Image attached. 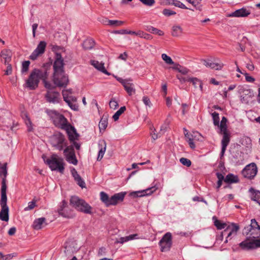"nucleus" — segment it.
I'll return each instance as SVG.
<instances>
[{"label":"nucleus","mask_w":260,"mask_h":260,"mask_svg":"<svg viewBox=\"0 0 260 260\" xmlns=\"http://www.w3.org/2000/svg\"><path fill=\"white\" fill-rule=\"evenodd\" d=\"M243 234L247 236V240L240 243L243 250H249L260 247V226L255 219L251 220V224L245 227Z\"/></svg>","instance_id":"obj_1"},{"label":"nucleus","mask_w":260,"mask_h":260,"mask_svg":"<svg viewBox=\"0 0 260 260\" xmlns=\"http://www.w3.org/2000/svg\"><path fill=\"white\" fill-rule=\"evenodd\" d=\"M45 112L56 127L66 131L70 141L78 139L79 135L76 129L68 123V120L62 114L57 111L50 109H47Z\"/></svg>","instance_id":"obj_2"},{"label":"nucleus","mask_w":260,"mask_h":260,"mask_svg":"<svg viewBox=\"0 0 260 260\" xmlns=\"http://www.w3.org/2000/svg\"><path fill=\"white\" fill-rule=\"evenodd\" d=\"M51 67V64L46 63L40 69H35L26 81V87L30 90H34L38 87L40 80H42L46 88L52 89V85L46 81Z\"/></svg>","instance_id":"obj_3"},{"label":"nucleus","mask_w":260,"mask_h":260,"mask_svg":"<svg viewBox=\"0 0 260 260\" xmlns=\"http://www.w3.org/2000/svg\"><path fill=\"white\" fill-rule=\"evenodd\" d=\"M53 81L56 86L66 87L69 83V77L64 70V62L59 53L56 54L53 63Z\"/></svg>","instance_id":"obj_4"},{"label":"nucleus","mask_w":260,"mask_h":260,"mask_svg":"<svg viewBox=\"0 0 260 260\" xmlns=\"http://www.w3.org/2000/svg\"><path fill=\"white\" fill-rule=\"evenodd\" d=\"M3 187L1 188V198L0 200V205L1 210L0 212V219L2 221H8L9 220V207L7 206V186L5 182L3 183Z\"/></svg>","instance_id":"obj_5"},{"label":"nucleus","mask_w":260,"mask_h":260,"mask_svg":"<svg viewBox=\"0 0 260 260\" xmlns=\"http://www.w3.org/2000/svg\"><path fill=\"white\" fill-rule=\"evenodd\" d=\"M70 204L78 211L85 214H92V207L84 200L77 196L72 197Z\"/></svg>","instance_id":"obj_6"},{"label":"nucleus","mask_w":260,"mask_h":260,"mask_svg":"<svg viewBox=\"0 0 260 260\" xmlns=\"http://www.w3.org/2000/svg\"><path fill=\"white\" fill-rule=\"evenodd\" d=\"M50 142L52 147L59 151L67 147L68 143L64 136L60 132L55 133L50 138Z\"/></svg>","instance_id":"obj_7"},{"label":"nucleus","mask_w":260,"mask_h":260,"mask_svg":"<svg viewBox=\"0 0 260 260\" xmlns=\"http://www.w3.org/2000/svg\"><path fill=\"white\" fill-rule=\"evenodd\" d=\"M45 160V156H42ZM45 162L49 165L52 171L57 170L61 173H63L64 170V164L62 158H56V156L52 155L51 159H47Z\"/></svg>","instance_id":"obj_8"},{"label":"nucleus","mask_w":260,"mask_h":260,"mask_svg":"<svg viewBox=\"0 0 260 260\" xmlns=\"http://www.w3.org/2000/svg\"><path fill=\"white\" fill-rule=\"evenodd\" d=\"M160 250L162 252L169 251L172 245V234L170 232L166 233L159 242Z\"/></svg>","instance_id":"obj_9"},{"label":"nucleus","mask_w":260,"mask_h":260,"mask_svg":"<svg viewBox=\"0 0 260 260\" xmlns=\"http://www.w3.org/2000/svg\"><path fill=\"white\" fill-rule=\"evenodd\" d=\"M257 173V168L254 162L247 165L242 170V174L245 178L252 179Z\"/></svg>","instance_id":"obj_10"},{"label":"nucleus","mask_w":260,"mask_h":260,"mask_svg":"<svg viewBox=\"0 0 260 260\" xmlns=\"http://www.w3.org/2000/svg\"><path fill=\"white\" fill-rule=\"evenodd\" d=\"M67 161L69 163L76 165L78 160L76 158L74 148L72 146L67 147L63 150Z\"/></svg>","instance_id":"obj_11"},{"label":"nucleus","mask_w":260,"mask_h":260,"mask_svg":"<svg viewBox=\"0 0 260 260\" xmlns=\"http://www.w3.org/2000/svg\"><path fill=\"white\" fill-rule=\"evenodd\" d=\"M224 230L221 232L224 236H226V239L224 243H226L228 242V239L232 236L233 234L234 236L236 235L237 231L239 229V226L236 223H232L231 224L228 225L224 228Z\"/></svg>","instance_id":"obj_12"},{"label":"nucleus","mask_w":260,"mask_h":260,"mask_svg":"<svg viewBox=\"0 0 260 260\" xmlns=\"http://www.w3.org/2000/svg\"><path fill=\"white\" fill-rule=\"evenodd\" d=\"M53 88L51 89H49L46 94L45 98L47 102L53 103L56 104L59 102L60 100V94L58 92L53 91L51 90L54 88V86H53Z\"/></svg>","instance_id":"obj_13"},{"label":"nucleus","mask_w":260,"mask_h":260,"mask_svg":"<svg viewBox=\"0 0 260 260\" xmlns=\"http://www.w3.org/2000/svg\"><path fill=\"white\" fill-rule=\"evenodd\" d=\"M46 43L45 41H41L38 45L36 49L32 52L29 56L31 60H35L41 54H43L45 50Z\"/></svg>","instance_id":"obj_14"},{"label":"nucleus","mask_w":260,"mask_h":260,"mask_svg":"<svg viewBox=\"0 0 260 260\" xmlns=\"http://www.w3.org/2000/svg\"><path fill=\"white\" fill-rule=\"evenodd\" d=\"M156 189V188H155V187H152L151 188H148L146 189H144L143 190L132 192L129 193V196L134 198L142 197L151 194Z\"/></svg>","instance_id":"obj_15"},{"label":"nucleus","mask_w":260,"mask_h":260,"mask_svg":"<svg viewBox=\"0 0 260 260\" xmlns=\"http://www.w3.org/2000/svg\"><path fill=\"white\" fill-rule=\"evenodd\" d=\"M250 14V12L245 8L238 9L229 14L228 16L230 17H245Z\"/></svg>","instance_id":"obj_16"},{"label":"nucleus","mask_w":260,"mask_h":260,"mask_svg":"<svg viewBox=\"0 0 260 260\" xmlns=\"http://www.w3.org/2000/svg\"><path fill=\"white\" fill-rule=\"evenodd\" d=\"M126 194V192H121L112 196L110 198L111 206L116 205L118 203L123 201Z\"/></svg>","instance_id":"obj_17"},{"label":"nucleus","mask_w":260,"mask_h":260,"mask_svg":"<svg viewBox=\"0 0 260 260\" xmlns=\"http://www.w3.org/2000/svg\"><path fill=\"white\" fill-rule=\"evenodd\" d=\"M12 53L10 50L4 49L2 50L0 56L2 58V61L4 60L5 64H8L11 60Z\"/></svg>","instance_id":"obj_18"},{"label":"nucleus","mask_w":260,"mask_h":260,"mask_svg":"<svg viewBox=\"0 0 260 260\" xmlns=\"http://www.w3.org/2000/svg\"><path fill=\"white\" fill-rule=\"evenodd\" d=\"M67 207V203L65 201L62 202V205L58 210V213L62 217L70 218L72 217L71 213L68 212L66 209Z\"/></svg>","instance_id":"obj_19"},{"label":"nucleus","mask_w":260,"mask_h":260,"mask_svg":"<svg viewBox=\"0 0 260 260\" xmlns=\"http://www.w3.org/2000/svg\"><path fill=\"white\" fill-rule=\"evenodd\" d=\"M91 64L92 65L95 69L99 71L108 75H110V73L106 70L104 67V63L100 62L96 60H91Z\"/></svg>","instance_id":"obj_20"},{"label":"nucleus","mask_w":260,"mask_h":260,"mask_svg":"<svg viewBox=\"0 0 260 260\" xmlns=\"http://www.w3.org/2000/svg\"><path fill=\"white\" fill-rule=\"evenodd\" d=\"M46 218L45 217L39 218L35 220L33 222L32 228L36 230H39L41 229L44 226L45 224Z\"/></svg>","instance_id":"obj_21"},{"label":"nucleus","mask_w":260,"mask_h":260,"mask_svg":"<svg viewBox=\"0 0 260 260\" xmlns=\"http://www.w3.org/2000/svg\"><path fill=\"white\" fill-rule=\"evenodd\" d=\"M124 83V85H123V87L129 95H132L135 93L136 90L134 87V84L131 82V80L129 79H128L126 83Z\"/></svg>","instance_id":"obj_22"},{"label":"nucleus","mask_w":260,"mask_h":260,"mask_svg":"<svg viewBox=\"0 0 260 260\" xmlns=\"http://www.w3.org/2000/svg\"><path fill=\"white\" fill-rule=\"evenodd\" d=\"M7 164L5 163L4 164L2 165L0 164V176L2 177L3 176L2 178V187H3V183H4V181L5 183V185H6V177L7 175Z\"/></svg>","instance_id":"obj_23"},{"label":"nucleus","mask_w":260,"mask_h":260,"mask_svg":"<svg viewBox=\"0 0 260 260\" xmlns=\"http://www.w3.org/2000/svg\"><path fill=\"white\" fill-rule=\"evenodd\" d=\"M99 146L100 147V149L99 152L97 160H100L103 158L106 151V143L105 141L102 140L100 141Z\"/></svg>","instance_id":"obj_24"},{"label":"nucleus","mask_w":260,"mask_h":260,"mask_svg":"<svg viewBox=\"0 0 260 260\" xmlns=\"http://www.w3.org/2000/svg\"><path fill=\"white\" fill-rule=\"evenodd\" d=\"M249 191L251 193V199L256 202L260 205V191L255 190L253 188H250Z\"/></svg>","instance_id":"obj_25"},{"label":"nucleus","mask_w":260,"mask_h":260,"mask_svg":"<svg viewBox=\"0 0 260 260\" xmlns=\"http://www.w3.org/2000/svg\"><path fill=\"white\" fill-rule=\"evenodd\" d=\"M220 134L223 135V137L221 140L222 147H226L229 145L230 141V135L228 132L219 133Z\"/></svg>","instance_id":"obj_26"},{"label":"nucleus","mask_w":260,"mask_h":260,"mask_svg":"<svg viewBox=\"0 0 260 260\" xmlns=\"http://www.w3.org/2000/svg\"><path fill=\"white\" fill-rule=\"evenodd\" d=\"M68 100L69 101L70 104H68V105L71 108V109L74 111H77L78 110V106L76 104L77 98L75 96L71 95V96L68 99Z\"/></svg>","instance_id":"obj_27"},{"label":"nucleus","mask_w":260,"mask_h":260,"mask_svg":"<svg viewBox=\"0 0 260 260\" xmlns=\"http://www.w3.org/2000/svg\"><path fill=\"white\" fill-rule=\"evenodd\" d=\"M108 125V116L107 115H104L99 122V126L101 132L102 130L105 131Z\"/></svg>","instance_id":"obj_28"},{"label":"nucleus","mask_w":260,"mask_h":260,"mask_svg":"<svg viewBox=\"0 0 260 260\" xmlns=\"http://www.w3.org/2000/svg\"><path fill=\"white\" fill-rule=\"evenodd\" d=\"M94 45V41L91 39H89L83 42L82 46L85 50H90L93 48Z\"/></svg>","instance_id":"obj_29"},{"label":"nucleus","mask_w":260,"mask_h":260,"mask_svg":"<svg viewBox=\"0 0 260 260\" xmlns=\"http://www.w3.org/2000/svg\"><path fill=\"white\" fill-rule=\"evenodd\" d=\"M224 182L227 183H237L239 182V179L237 176L233 174H229L224 179Z\"/></svg>","instance_id":"obj_30"},{"label":"nucleus","mask_w":260,"mask_h":260,"mask_svg":"<svg viewBox=\"0 0 260 260\" xmlns=\"http://www.w3.org/2000/svg\"><path fill=\"white\" fill-rule=\"evenodd\" d=\"M100 198L101 201L105 204L107 207L111 206L110 198L104 191L100 192Z\"/></svg>","instance_id":"obj_31"},{"label":"nucleus","mask_w":260,"mask_h":260,"mask_svg":"<svg viewBox=\"0 0 260 260\" xmlns=\"http://www.w3.org/2000/svg\"><path fill=\"white\" fill-rule=\"evenodd\" d=\"M138 235L137 234L130 235L128 236H126L124 237H121L118 241L119 243L123 244L124 242H127L129 240H132L138 238Z\"/></svg>","instance_id":"obj_32"},{"label":"nucleus","mask_w":260,"mask_h":260,"mask_svg":"<svg viewBox=\"0 0 260 260\" xmlns=\"http://www.w3.org/2000/svg\"><path fill=\"white\" fill-rule=\"evenodd\" d=\"M182 32V28L179 25H175L172 27V35L173 37H179Z\"/></svg>","instance_id":"obj_33"},{"label":"nucleus","mask_w":260,"mask_h":260,"mask_svg":"<svg viewBox=\"0 0 260 260\" xmlns=\"http://www.w3.org/2000/svg\"><path fill=\"white\" fill-rule=\"evenodd\" d=\"M24 121L25 122V124L27 127L28 132H32L33 131V127L32 125V123L28 117V115L26 114H24V116L23 117Z\"/></svg>","instance_id":"obj_34"},{"label":"nucleus","mask_w":260,"mask_h":260,"mask_svg":"<svg viewBox=\"0 0 260 260\" xmlns=\"http://www.w3.org/2000/svg\"><path fill=\"white\" fill-rule=\"evenodd\" d=\"M189 80V82L191 83L195 88L199 87L201 90H202V83L200 80L197 78H191Z\"/></svg>","instance_id":"obj_35"},{"label":"nucleus","mask_w":260,"mask_h":260,"mask_svg":"<svg viewBox=\"0 0 260 260\" xmlns=\"http://www.w3.org/2000/svg\"><path fill=\"white\" fill-rule=\"evenodd\" d=\"M146 29L151 33L157 34L159 36H162L164 35V32L150 25L147 26Z\"/></svg>","instance_id":"obj_36"},{"label":"nucleus","mask_w":260,"mask_h":260,"mask_svg":"<svg viewBox=\"0 0 260 260\" xmlns=\"http://www.w3.org/2000/svg\"><path fill=\"white\" fill-rule=\"evenodd\" d=\"M133 0H122V3L124 4L126 3V2H131ZM141 1L143 4L148 6H152L155 4V0H139Z\"/></svg>","instance_id":"obj_37"},{"label":"nucleus","mask_w":260,"mask_h":260,"mask_svg":"<svg viewBox=\"0 0 260 260\" xmlns=\"http://www.w3.org/2000/svg\"><path fill=\"white\" fill-rule=\"evenodd\" d=\"M213 219H215L214 220V225L216 226L218 230H222L225 228L227 225L225 223H222L220 221L217 220L215 217H213Z\"/></svg>","instance_id":"obj_38"},{"label":"nucleus","mask_w":260,"mask_h":260,"mask_svg":"<svg viewBox=\"0 0 260 260\" xmlns=\"http://www.w3.org/2000/svg\"><path fill=\"white\" fill-rule=\"evenodd\" d=\"M126 110L125 106L121 107L113 116L114 121H116L119 119L121 114H122Z\"/></svg>","instance_id":"obj_39"},{"label":"nucleus","mask_w":260,"mask_h":260,"mask_svg":"<svg viewBox=\"0 0 260 260\" xmlns=\"http://www.w3.org/2000/svg\"><path fill=\"white\" fill-rule=\"evenodd\" d=\"M212 117L213 121V124L215 126H219V114L216 112L212 113Z\"/></svg>","instance_id":"obj_40"},{"label":"nucleus","mask_w":260,"mask_h":260,"mask_svg":"<svg viewBox=\"0 0 260 260\" xmlns=\"http://www.w3.org/2000/svg\"><path fill=\"white\" fill-rule=\"evenodd\" d=\"M173 69L178 71L179 73H181L183 75H186L189 72V70L187 69L179 66V64H177V67H173Z\"/></svg>","instance_id":"obj_41"},{"label":"nucleus","mask_w":260,"mask_h":260,"mask_svg":"<svg viewBox=\"0 0 260 260\" xmlns=\"http://www.w3.org/2000/svg\"><path fill=\"white\" fill-rule=\"evenodd\" d=\"M161 58L168 64H173L174 63L172 58L165 53L161 54Z\"/></svg>","instance_id":"obj_42"},{"label":"nucleus","mask_w":260,"mask_h":260,"mask_svg":"<svg viewBox=\"0 0 260 260\" xmlns=\"http://www.w3.org/2000/svg\"><path fill=\"white\" fill-rule=\"evenodd\" d=\"M224 66L223 63L221 62H212L211 69H215L216 70H221Z\"/></svg>","instance_id":"obj_43"},{"label":"nucleus","mask_w":260,"mask_h":260,"mask_svg":"<svg viewBox=\"0 0 260 260\" xmlns=\"http://www.w3.org/2000/svg\"><path fill=\"white\" fill-rule=\"evenodd\" d=\"M124 23V21L119 20H112L108 21V24L111 26H121Z\"/></svg>","instance_id":"obj_44"},{"label":"nucleus","mask_w":260,"mask_h":260,"mask_svg":"<svg viewBox=\"0 0 260 260\" xmlns=\"http://www.w3.org/2000/svg\"><path fill=\"white\" fill-rule=\"evenodd\" d=\"M36 202L37 201L35 199H34L32 201L28 203V206L24 208V210L29 211L33 209L36 206Z\"/></svg>","instance_id":"obj_45"},{"label":"nucleus","mask_w":260,"mask_h":260,"mask_svg":"<svg viewBox=\"0 0 260 260\" xmlns=\"http://www.w3.org/2000/svg\"><path fill=\"white\" fill-rule=\"evenodd\" d=\"M171 4H172V5H174L176 7H177L181 8V9H188V8H187L182 3H181L180 1H173L172 3Z\"/></svg>","instance_id":"obj_46"},{"label":"nucleus","mask_w":260,"mask_h":260,"mask_svg":"<svg viewBox=\"0 0 260 260\" xmlns=\"http://www.w3.org/2000/svg\"><path fill=\"white\" fill-rule=\"evenodd\" d=\"M30 64V61H24L22 62V69H21V72L22 73H25L27 72L29 68V66Z\"/></svg>","instance_id":"obj_47"},{"label":"nucleus","mask_w":260,"mask_h":260,"mask_svg":"<svg viewBox=\"0 0 260 260\" xmlns=\"http://www.w3.org/2000/svg\"><path fill=\"white\" fill-rule=\"evenodd\" d=\"M180 162L184 166H185L186 167H190L191 165V161L186 158H184V157H181L180 159Z\"/></svg>","instance_id":"obj_48"},{"label":"nucleus","mask_w":260,"mask_h":260,"mask_svg":"<svg viewBox=\"0 0 260 260\" xmlns=\"http://www.w3.org/2000/svg\"><path fill=\"white\" fill-rule=\"evenodd\" d=\"M162 14L167 17H169L171 15H174L176 14V12L171 10L169 9H165L162 11Z\"/></svg>","instance_id":"obj_49"},{"label":"nucleus","mask_w":260,"mask_h":260,"mask_svg":"<svg viewBox=\"0 0 260 260\" xmlns=\"http://www.w3.org/2000/svg\"><path fill=\"white\" fill-rule=\"evenodd\" d=\"M109 106L111 109L115 110L118 107V104L115 99H112L109 102Z\"/></svg>","instance_id":"obj_50"},{"label":"nucleus","mask_w":260,"mask_h":260,"mask_svg":"<svg viewBox=\"0 0 260 260\" xmlns=\"http://www.w3.org/2000/svg\"><path fill=\"white\" fill-rule=\"evenodd\" d=\"M217 126L219 127V133L228 132L227 125L226 123H222V122L221 121L220 123H219V126Z\"/></svg>","instance_id":"obj_51"},{"label":"nucleus","mask_w":260,"mask_h":260,"mask_svg":"<svg viewBox=\"0 0 260 260\" xmlns=\"http://www.w3.org/2000/svg\"><path fill=\"white\" fill-rule=\"evenodd\" d=\"M62 94L63 96V100L67 103V104H70L69 102V101L68 100V99L71 96V95L69 94V93L68 91H65V90H63L62 91Z\"/></svg>","instance_id":"obj_52"},{"label":"nucleus","mask_w":260,"mask_h":260,"mask_svg":"<svg viewBox=\"0 0 260 260\" xmlns=\"http://www.w3.org/2000/svg\"><path fill=\"white\" fill-rule=\"evenodd\" d=\"M177 78L179 80L180 82L184 83L185 82H189L190 78L189 77H185L181 75H177Z\"/></svg>","instance_id":"obj_53"},{"label":"nucleus","mask_w":260,"mask_h":260,"mask_svg":"<svg viewBox=\"0 0 260 260\" xmlns=\"http://www.w3.org/2000/svg\"><path fill=\"white\" fill-rule=\"evenodd\" d=\"M201 1V0H193L191 3V5L194 6L196 9L199 10L200 11L202 10V6L199 5V2Z\"/></svg>","instance_id":"obj_54"},{"label":"nucleus","mask_w":260,"mask_h":260,"mask_svg":"<svg viewBox=\"0 0 260 260\" xmlns=\"http://www.w3.org/2000/svg\"><path fill=\"white\" fill-rule=\"evenodd\" d=\"M75 181L77 183L78 185L79 186H80L81 187L83 188V187H85V183L84 181H83V180L81 177V176L78 177L77 179V180H75Z\"/></svg>","instance_id":"obj_55"},{"label":"nucleus","mask_w":260,"mask_h":260,"mask_svg":"<svg viewBox=\"0 0 260 260\" xmlns=\"http://www.w3.org/2000/svg\"><path fill=\"white\" fill-rule=\"evenodd\" d=\"M142 101L146 106H148L149 107H151V103L148 96H143Z\"/></svg>","instance_id":"obj_56"},{"label":"nucleus","mask_w":260,"mask_h":260,"mask_svg":"<svg viewBox=\"0 0 260 260\" xmlns=\"http://www.w3.org/2000/svg\"><path fill=\"white\" fill-rule=\"evenodd\" d=\"M201 61L206 67L211 68L212 61L209 59H202Z\"/></svg>","instance_id":"obj_57"},{"label":"nucleus","mask_w":260,"mask_h":260,"mask_svg":"<svg viewBox=\"0 0 260 260\" xmlns=\"http://www.w3.org/2000/svg\"><path fill=\"white\" fill-rule=\"evenodd\" d=\"M8 66L7 67L6 70L5 71V74L6 75H11L12 73V68L10 64H7Z\"/></svg>","instance_id":"obj_58"},{"label":"nucleus","mask_w":260,"mask_h":260,"mask_svg":"<svg viewBox=\"0 0 260 260\" xmlns=\"http://www.w3.org/2000/svg\"><path fill=\"white\" fill-rule=\"evenodd\" d=\"M71 173L75 180H77V179L80 176L78 173L77 171L74 168L71 170Z\"/></svg>","instance_id":"obj_59"},{"label":"nucleus","mask_w":260,"mask_h":260,"mask_svg":"<svg viewBox=\"0 0 260 260\" xmlns=\"http://www.w3.org/2000/svg\"><path fill=\"white\" fill-rule=\"evenodd\" d=\"M187 141L188 142L190 148L192 149L195 148V144L193 143V139L192 137H188V139H187Z\"/></svg>","instance_id":"obj_60"},{"label":"nucleus","mask_w":260,"mask_h":260,"mask_svg":"<svg viewBox=\"0 0 260 260\" xmlns=\"http://www.w3.org/2000/svg\"><path fill=\"white\" fill-rule=\"evenodd\" d=\"M106 248L104 247H101L99 249V251H98V255H105L106 254Z\"/></svg>","instance_id":"obj_61"},{"label":"nucleus","mask_w":260,"mask_h":260,"mask_svg":"<svg viewBox=\"0 0 260 260\" xmlns=\"http://www.w3.org/2000/svg\"><path fill=\"white\" fill-rule=\"evenodd\" d=\"M192 200L193 201L202 202H204L206 205L208 204L207 202L203 198H200L198 196L194 197Z\"/></svg>","instance_id":"obj_62"},{"label":"nucleus","mask_w":260,"mask_h":260,"mask_svg":"<svg viewBox=\"0 0 260 260\" xmlns=\"http://www.w3.org/2000/svg\"><path fill=\"white\" fill-rule=\"evenodd\" d=\"M245 79L248 82H253L255 79L252 76H248V74H245Z\"/></svg>","instance_id":"obj_63"},{"label":"nucleus","mask_w":260,"mask_h":260,"mask_svg":"<svg viewBox=\"0 0 260 260\" xmlns=\"http://www.w3.org/2000/svg\"><path fill=\"white\" fill-rule=\"evenodd\" d=\"M16 231V229L15 227H12L10 229V230L8 231V234L10 236L14 235Z\"/></svg>","instance_id":"obj_64"}]
</instances>
